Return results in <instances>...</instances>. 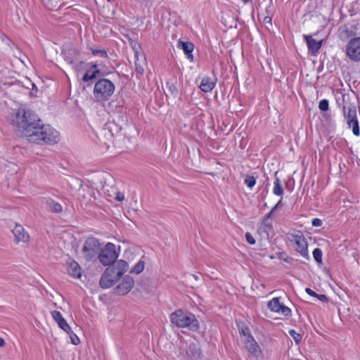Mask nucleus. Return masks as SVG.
<instances>
[{
    "label": "nucleus",
    "instance_id": "ea45409f",
    "mask_svg": "<svg viewBox=\"0 0 360 360\" xmlns=\"http://www.w3.org/2000/svg\"><path fill=\"white\" fill-rule=\"evenodd\" d=\"M305 292L309 295L310 296H312V297H316V296H318V294L316 293L314 290H312L311 289L309 288H307L305 289Z\"/></svg>",
    "mask_w": 360,
    "mask_h": 360
},
{
    "label": "nucleus",
    "instance_id": "de8ad7c7",
    "mask_svg": "<svg viewBox=\"0 0 360 360\" xmlns=\"http://www.w3.org/2000/svg\"><path fill=\"white\" fill-rule=\"evenodd\" d=\"M259 233L262 237H264V238H266L264 237V233Z\"/></svg>",
    "mask_w": 360,
    "mask_h": 360
},
{
    "label": "nucleus",
    "instance_id": "6e6552de",
    "mask_svg": "<svg viewBox=\"0 0 360 360\" xmlns=\"http://www.w3.org/2000/svg\"><path fill=\"white\" fill-rule=\"evenodd\" d=\"M345 53L352 61L360 62V37H355L348 41Z\"/></svg>",
    "mask_w": 360,
    "mask_h": 360
},
{
    "label": "nucleus",
    "instance_id": "a878e982",
    "mask_svg": "<svg viewBox=\"0 0 360 360\" xmlns=\"http://www.w3.org/2000/svg\"><path fill=\"white\" fill-rule=\"evenodd\" d=\"M99 72H100V71L98 70H89L84 75V76L82 77V81H84V82H87L90 80H92L97 77V75Z\"/></svg>",
    "mask_w": 360,
    "mask_h": 360
},
{
    "label": "nucleus",
    "instance_id": "c85d7f7f",
    "mask_svg": "<svg viewBox=\"0 0 360 360\" xmlns=\"http://www.w3.org/2000/svg\"><path fill=\"white\" fill-rule=\"evenodd\" d=\"M313 257L318 264H322V251L319 248H315L313 251Z\"/></svg>",
    "mask_w": 360,
    "mask_h": 360
},
{
    "label": "nucleus",
    "instance_id": "dca6fc26",
    "mask_svg": "<svg viewBox=\"0 0 360 360\" xmlns=\"http://www.w3.org/2000/svg\"><path fill=\"white\" fill-rule=\"evenodd\" d=\"M65 60L70 63L72 68L75 67V61L79 59L80 52L78 49L75 48H69L63 51Z\"/></svg>",
    "mask_w": 360,
    "mask_h": 360
},
{
    "label": "nucleus",
    "instance_id": "4be33fe9",
    "mask_svg": "<svg viewBox=\"0 0 360 360\" xmlns=\"http://www.w3.org/2000/svg\"><path fill=\"white\" fill-rule=\"evenodd\" d=\"M215 86V82H213L210 77H206L202 78L200 89L204 92L211 91Z\"/></svg>",
    "mask_w": 360,
    "mask_h": 360
},
{
    "label": "nucleus",
    "instance_id": "a19ab883",
    "mask_svg": "<svg viewBox=\"0 0 360 360\" xmlns=\"http://www.w3.org/2000/svg\"><path fill=\"white\" fill-rule=\"evenodd\" d=\"M342 33L345 34V36L349 37L354 34L352 31L349 30L347 28L344 29L342 31Z\"/></svg>",
    "mask_w": 360,
    "mask_h": 360
},
{
    "label": "nucleus",
    "instance_id": "423d86ee",
    "mask_svg": "<svg viewBox=\"0 0 360 360\" xmlns=\"http://www.w3.org/2000/svg\"><path fill=\"white\" fill-rule=\"evenodd\" d=\"M344 115L347 119V124L349 127H352V132L354 135H359V126L356 117V109L355 105H349L347 107L344 106L343 108Z\"/></svg>",
    "mask_w": 360,
    "mask_h": 360
},
{
    "label": "nucleus",
    "instance_id": "473e14b6",
    "mask_svg": "<svg viewBox=\"0 0 360 360\" xmlns=\"http://www.w3.org/2000/svg\"><path fill=\"white\" fill-rule=\"evenodd\" d=\"M239 333L240 335H243L245 339H247L248 335H250L249 328L248 327H242L239 328Z\"/></svg>",
    "mask_w": 360,
    "mask_h": 360
},
{
    "label": "nucleus",
    "instance_id": "5701e85b",
    "mask_svg": "<svg viewBox=\"0 0 360 360\" xmlns=\"http://www.w3.org/2000/svg\"><path fill=\"white\" fill-rule=\"evenodd\" d=\"M46 203L49 210L54 213H60L63 211L62 205L51 198H47Z\"/></svg>",
    "mask_w": 360,
    "mask_h": 360
},
{
    "label": "nucleus",
    "instance_id": "49530a36",
    "mask_svg": "<svg viewBox=\"0 0 360 360\" xmlns=\"http://www.w3.org/2000/svg\"><path fill=\"white\" fill-rule=\"evenodd\" d=\"M132 47H133V49L134 50L135 53H137V52H138V51H137V50H136V45L133 46Z\"/></svg>",
    "mask_w": 360,
    "mask_h": 360
},
{
    "label": "nucleus",
    "instance_id": "2eb2a0df",
    "mask_svg": "<svg viewBox=\"0 0 360 360\" xmlns=\"http://www.w3.org/2000/svg\"><path fill=\"white\" fill-rule=\"evenodd\" d=\"M53 319L57 323L58 326L67 333L72 332L71 328L67 323L66 320L63 317L61 313L54 310L51 312Z\"/></svg>",
    "mask_w": 360,
    "mask_h": 360
},
{
    "label": "nucleus",
    "instance_id": "c756f323",
    "mask_svg": "<svg viewBox=\"0 0 360 360\" xmlns=\"http://www.w3.org/2000/svg\"><path fill=\"white\" fill-rule=\"evenodd\" d=\"M256 183V180L252 176H247L245 179V184L249 188H252Z\"/></svg>",
    "mask_w": 360,
    "mask_h": 360
},
{
    "label": "nucleus",
    "instance_id": "6ab92c4d",
    "mask_svg": "<svg viewBox=\"0 0 360 360\" xmlns=\"http://www.w3.org/2000/svg\"><path fill=\"white\" fill-rule=\"evenodd\" d=\"M110 267L113 269L114 272H115L117 276L120 278L121 276L128 270L129 264L126 261L120 259Z\"/></svg>",
    "mask_w": 360,
    "mask_h": 360
},
{
    "label": "nucleus",
    "instance_id": "b1692460",
    "mask_svg": "<svg viewBox=\"0 0 360 360\" xmlns=\"http://www.w3.org/2000/svg\"><path fill=\"white\" fill-rule=\"evenodd\" d=\"M179 311V310H176L170 316V321L173 327L176 328L174 330L176 333H178L179 328L180 327V316L178 314Z\"/></svg>",
    "mask_w": 360,
    "mask_h": 360
},
{
    "label": "nucleus",
    "instance_id": "72a5a7b5",
    "mask_svg": "<svg viewBox=\"0 0 360 360\" xmlns=\"http://www.w3.org/2000/svg\"><path fill=\"white\" fill-rule=\"evenodd\" d=\"M68 334L70 335L72 343L75 345H78L79 342L78 337L72 331Z\"/></svg>",
    "mask_w": 360,
    "mask_h": 360
},
{
    "label": "nucleus",
    "instance_id": "2f4dec72",
    "mask_svg": "<svg viewBox=\"0 0 360 360\" xmlns=\"http://www.w3.org/2000/svg\"><path fill=\"white\" fill-rule=\"evenodd\" d=\"M328 101L326 99H323L319 102V108L321 111H327L328 110Z\"/></svg>",
    "mask_w": 360,
    "mask_h": 360
},
{
    "label": "nucleus",
    "instance_id": "4c0bfd02",
    "mask_svg": "<svg viewBox=\"0 0 360 360\" xmlns=\"http://www.w3.org/2000/svg\"><path fill=\"white\" fill-rule=\"evenodd\" d=\"M320 301L322 302H327L328 301V298L326 295H318L316 296Z\"/></svg>",
    "mask_w": 360,
    "mask_h": 360
},
{
    "label": "nucleus",
    "instance_id": "7ed1b4c3",
    "mask_svg": "<svg viewBox=\"0 0 360 360\" xmlns=\"http://www.w3.org/2000/svg\"><path fill=\"white\" fill-rule=\"evenodd\" d=\"M115 91L114 84L108 79H100L94 87L93 95L96 101L104 102L108 101Z\"/></svg>",
    "mask_w": 360,
    "mask_h": 360
},
{
    "label": "nucleus",
    "instance_id": "79ce46f5",
    "mask_svg": "<svg viewBox=\"0 0 360 360\" xmlns=\"http://www.w3.org/2000/svg\"><path fill=\"white\" fill-rule=\"evenodd\" d=\"M263 22L264 24H271V18L269 16H266L263 19Z\"/></svg>",
    "mask_w": 360,
    "mask_h": 360
},
{
    "label": "nucleus",
    "instance_id": "7c9ffc66",
    "mask_svg": "<svg viewBox=\"0 0 360 360\" xmlns=\"http://www.w3.org/2000/svg\"><path fill=\"white\" fill-rule=\"evenodd\" d=\"M289 334L294 339L295 342L297 344H299L301 342V335L300 333H296L295 330H290L289 331Z\"/></svg>",
    "mask_w": 360,
    "mask_h": 360
},
{
    "label": "nucleus",
    "instance_id": "412c9836",
    "mask_svg": "<svg viewBox=\"0 0 360 360\" xmlns=\"http://www.w3.org/2000/svg\"><path fill=\"white\" fill-rule=\"evenodd\" d=\"M194 48L195 46L192 42L181 41V50H183V52L186 58L191 62L194 60V57L193 55Z\"/></svg>",
    "mask_w": 360,
    "mask_h": 360
},
{
    "label": "nucleus",
    "instance_id": "ddd939ff",
    "mask_svg": "<svg viewBox=\"0 0 360 360\" xmlns=\"http://www.w3.org/2000/svg\"><path fill=\"white\" fill-rule=\"evenodd\" d=\"M134 284V279L131 276H125L122 283L117 286V293L121 295L128 293L133 288Z\"/></svg>",
    "mask_w": 360,
    "mask_h": 360
},
{
    "label": "nucleus",
    "instance_id": "aec40b11",
    "mask_svg": "<svg viewBox=\"0 0 360 360\" xmlns=\"http://www.w3.org/2000/svg\"><path fill=\"white\" fill-rule=\"evenodd\" d=\"M67 271L68 274L76 278H79L82 276L81 267L75 261H71L68 264Z\"/></svg>",
    "mask_w": 360,
    "mask_h": 360
},
{
    "label": "nucleus",
    "instance_id": "39448f33",
    "mask_svg": "<svg viewBox=\"0 0 360 360\" xmlns=\"http://www.w3.org/2000/svg\"><path fill=\"white\" fill-rule=\"evenodd\" d=\"M100 246L98 239L95 238H87L82 248V252L85 259L87 261L94 259L100 251Z\"/></svg>",
    "mask_w": 360,
    "mask_h": 360
},
{
    "label": "nucleus",
    "instance_id": "37998d69",
    "mask_svg": "<svg viewBox=\"0 0 360 360\" xmlns=\"http://www.w3.org/2000/svg\"><path fill=\"white\" fill-rule=\"evenodd\" d=\"M5 345V341L2 338H0V347H4Z\"/></svg>",
    "mask_w": 360,
    "mask_h": 360
},
{
    "label": "nucleus",
    "instance_id": "20e7f679",
    "mask_svg": "<svg viewBox=\"0 0 360 360\" xmlns=\"http://www.w3.org/2000/svg\"><path fill=\"white\" fill-rule=\"evenodd\" d=\"M120 255V250H116V246L112 243H108L105 247L100 250L98 259L104 266H110L113 264Z\"/></svg>",
    "mask_w": 360,
    "mask_h": 360
},
{
    "label": "nucleus",
    "instance_id": "393cba45",
    "mask_svg": "<svg viewBox=\"0 0 360 360\" xmlns=\"http://www.w3.org/2000/svg\"><path fill=\"white\" fill-rule=\"evenodd\" d=\"M276 175H277V172H275L276 179H275V181H274V186L273 192L276 195H282L283 194V189L281 184L280 179H279V178H278L276 176Z\"/></svg>",
    "mask_w": 360,
    "mask_h": 360
},
{
    "label": "nucleus",
    "instance_id": "f3484780",
    "mask_svg": "<svg viewBox=\"0 0 360 360\" xmlns=\"http://www.w3.org/2000/svg\"><path fill=\"white\" fill-rule=\"evenodd\" d=\"M304 38L306 40L309 51L313 56H316L321 47L322 40L316 41L309 35H304Z\"/></svg>",
    "mask_w": 360,
    "mask_h": 360
},
{
    "label": "nucleus",
    "instance_id": "cd10ccee",
    "mask_svg": "<svg viewBox=\"0 0 360 360\" xmlns=\"http://www.w3.org/2000/svg\"><path fill=\"white\" fill-rule=\"evenodd\" d=\"M144 269V262L143 260H139L135 266L131 269V272L134 274H140Z\"/></svg>",
    "mask_w": 360,
    "mask_h": 360
},
{
    "label": "nucleus",
    "instance_id": "c03bdc74",
    "mask_svg": "<svg viewBox=\"0 0 360 360\" xmlns=\"http://www.w3.org/2000/svg\"><path fill=\"white\" fill-rule=\"evenodd\" d=\"M91 69H94V70H98V65L94 63V64H92L91 65Z\"/></svg>",
    "mask_w": 360,
    "mask_h": 360
},
{
    "label": "nucleus",
    "instance_id": "9b49d317",
    "mask_svg": "<svg viewBox=\"0 0 360 360\" xmlns=\"http://www.w3.org/2000/svg\"><path fill=\"white\" fill-rule=\"evenodd\" d=\"M269 309L275 312L281 313L284 316H290L291 309L280 302L279 297H274L268 302Z\"/></svg>",
    "mask_w": 360,
    "mask_h": 360
},
{
    "label": "nucleus",
    "instance_id": "8fccbe9b",
    "mask_svg": "<svg viewBox=\"0 0 360 360\" xmlns=\"http://www.w3.org/2000/svg\"><path fill=\"white\" fill-rule=\"evenodd\" d=\"M103 190H105V186H103Z\"/></svg>",
    "mask_w": 360,
    "mask_h": 360
},
{
    "label": "nucleus",
    "instance_id": "f8f14e48",
    "mask_svg": "<svg viewBox=\"0 0 360 360\" xmlns=\"http://www.w3.org/2000/svg\"><path fill=\"white\" fill-rule=\"evenodd\" d=\"M12 232L18 243L21 242L27 243L30 240V235L20 224H15L14 228L12 229Z\"/></svg>",
    "mask_w": 360,
    "mask_h": 360
},
{
    "label": "nucleus",
    "instance_id": "c9c22d12",
    "mask_svg": "<svg viewBox=\"0 0 360 360\" xmlns=\"http://www.w3.org/2000/svg\"><path fill=\"white\" fill-rule=\"evenodd\" d=\"M115 199L117 200V201H122L124 200V195L123 193H121V192H117L116 191L115 192Z\"/></svg>",
    "mask_w": 360,
    "mask_h": 360
},
{
    "label": "nucleus",
    "instance_id": "09e8293b",
    "mask_svg": "<svg viewBox=\"0 0 360 360\" xmlns=\"http://www.w3.org/2000/svg\"><path fill=\"white\" fill-rule=\"evenodd\" d=\"M250 1V0H243V1L244 3H248V2H249Z\"/></svg>",
    "mask_w": 360,
    "mask_h": 360
},
{
    "label": "nucleus",
    "instance_id": "4468645a",
    "mask_svg": "<svg viewBox=\"0 0 360 360\" xmlns=\"http://www.w3.org/2000/svg\"><path fill=\"white\" fill-rule=\"evenodd\" d=\"M244 342L245 347L252 356L258 357L261 355V350L251 335H248L247 339H244Z\"/></svg>",
    "mask_w": 360,
    "mask_h": 360
},
{
    "label": "nucleus",
    "instance_id": "e433bc0d",
    "mask_svg": "<svg viewBox=\"0 0 360 360\" xmlns=\"http://www.w3.org/2000/svg\"><path fill=\"white\" fill-rule=\"evenodd\" d=\"M313 226H321L322 225V221L318 218H315L312 220Z\"/></svg>",
    "mask_w": 360,
    "mask_h": 360
},
{
    "label": "nucleus",
    "instance_id": "bb28decb",
    "mask_svg": "<svg viewBox=\"0 0 360 360\" xmlns=\"http://www.w3.org/2000/svg\"><path fill=\"white\" fill-rule=\"evenodd\" d=\"M90 50L94 56H98L103 58H108V53L104 49L91 48Z\"/></svg>",
    "mask_w": 360,
    "mask_h": 360
},
{
    "label": "nucleus",
    "instance_id": "a18cd8bd",
    "mask_svg": "<svg viewBox=\"0 0 360 360\" xmlns=\"http://www.w3.org/2000/svg\"><path fill=\"white\" fill-rule=\"evenodd\" d=\"M176 47L180 48V39L176 40Z\"/></svg>",
    "mask_w": 360,
    "mask_h": 360
},
{
    "label": "nucleus",
    "instance_id": "0eeeda50",
    "mask_svg": "<svg viewBox=\"0 0 360 360\" xmlns=\"http://www.w3.org/2000/svg\"><path fill=\"white\" fill-rule=\"evenodd\" d=\"M289 239L294 241L296 245V251L303 257L309 259L308 243L304 235L299 231L298 233H291Z\"/></svg>",
    "mask_w": 360,
    "mask_h": 360
},
{
    "label": "nucleus",
    "instance_id": "1a4fd4ad",
    "mask_svg": "<svg viewBox=\"0 0 360 360\" xmlns=\"http://www.w3.org/2000/svg\"><path fill=\"white\" fill-rule=\"evenodd\" d=\"M199 321L195 315L191 312H181V328H187L191 331H197L199 329Z\"/></svg>",
    "mask_w": 360,
    "mask_h": 360
},
{
    "label": "nucleus",
    "instance_id": "58836bf2",
    "mask_svg": "<svg viewBox=\"0 0 360 360\" xmlns=\"http://www.w3.org/2000/svg\"><path fill=\"white\" fill-rule=\"evenodd\" d=\"M283 206L282 199H281L276 205L271 209V213H274L278 207H281Z\"/></svg>",
    "mask_w": 360,
    "mask_h": 360
},
{
    "label": "nucleus",
    "instance_id": "a211bd4d",
    "mask_svg": "<svg viewBox=\"0 0 360 360\" xmlns=\"http://www.w3.org/2000/svg\"><path fill=\"white\" fill-rule=\"evenodd\" d=\"M273 213L270 211L263 219L261 227L258 229V233H264V237L268 239L269 231L272 228L271 220L270 219Z\"/></svg>",
    "mask_w": 360,
    "mask_h": 360
},
{
    "label": "nucleus",
    "instance_id": "f03ea898",
    "mask_svg": "<svg viewBox=\"0 0 360 360\" xmlns=\"http://www.w3.org/2000/svg\"><path fill=\"white\" fill-rule=\"evenodd\" d=\"M36 116L30 110L24 108H18L13 111L10 117V123L19 130L22 136L27 139V130H32L37 122Z\"/></svg>",
    "mask_w": 360,
    "mask_h": 360
},
{
    "label": "nucleus",
    "instance_id": "f257e3e1",
    "mask_svg": "<svg viewBox=\"0 0 360 360\" xmlns=\"http://www.w3.org/2000/svg\"><path fill=\"white\" fill-rule=\"evenodd\" d=\"M27 141L31 143L55 144L60 141L59 133L49 124H42L38 120L32 130H27Z\"/></svg>",
    "mask_w": 360,
    "mask_h": 360
},
{
    "label": "nucleus",
    "instance_id": "3c124183",
    "mask_svg": "<svg viewBox=\"0 0 360 360\" xmlns=\"http://www.w3.org/2000/svg\"><path fill=\"white\" fill-rule=\"evenodd\" d=\"M107 1H108V2H110V1H111V0H107Z\"/></svg>",
    "mask_w": 360,
    "mask_h": 360
},
{
    "label": "nucleus",
    "instance_id": "9d476101",
    "mask_svg": "<svg viewBox=\"0 0 360 360\" xmlns=\"http://www.w3.org/2000/svg\"><path fill=\"white\" fill-rule=\"evenodd\" d=\"M119 279L120 278L115 272H114L113 269L109 266L105 270L101 278L100 285L102 288H109L112 287Z\"/></svg>",
    "mask_w": 360,
    "mask_h": 360
},
{
    "label": "nucleus",
    "instance_id": "f704fd0d",
    "mask_svg": "<svg viewBox=\"0 0 360 360\" xmlns=\"http://www.w3.org/2000/svg\"><path fill=\"white\" fill-rule=\"evenodd\" d=\"M245 238L248 243L250 245H254L255 243L254 237L248 232L245 233Z\"/></svg>",
    "mask_w": 360,
    "mask_h": 360
}]
</instances>
